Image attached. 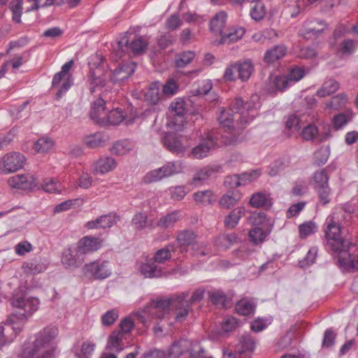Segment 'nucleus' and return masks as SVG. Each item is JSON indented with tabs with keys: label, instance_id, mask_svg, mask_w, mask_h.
<instances>
[{
	"label": "nucleus",
	"instance_id": "nucleus-1",
	"mask_svg": "<svg viewBox=\"0 0 358 358\" xmlns=\"http://www.w3.org/2000/svg\"><path fill=\"white\" fill-rule=\"evenodd\" d=\"M57 333V329L54 327L43 329L34 339L30 338L23 344L22 356L27 358H53L55 348L52 341Z\"/></svg>",
	"mask_w": 358,
	"mask_h": 358
},
{
	"label": "nucleus",
	"instance_id": "nucleus-2",
	"mask_svg": "<svg viewBox=\"0 0 358 358\" xmlns=\"http://www.w3.org/2000/svg\"><path fill=\"white\" fill-rule=\"evenodd\" d=\"M11 305L17 310L11 314L9 322L13 325L10 329L15 332L14 337L21 331L22 323L38 308L39 301L37 298L14 296L10 300Z\"/></svg>",
	"mask_w": 358,
	"mask_h": 358
},
{
	"label": "nucleus",
	"instance_id": "nucleus-3",
	"mask_svg": "<svg viewBox=\"0 0 358 358\" xmlns=\"http://www.w3.org/2000/svg\"><path fill=\"white\" fill-rule=\"evenodd\" d=\"M324 231L328 248L334 252H345L350 243L341 236V226L337 213L328 216L324 224Z\"/></svg>",
	"mask_w": 358,
	"mask_h": 358
},
{
	"label": "nucleus",
	"instance_id": "nucleus-4",
	"mask_svg": "<svg viewBox=\"0 0 358 358\" xmlns=\"http://www.w3.org/2000/svg\"><path fill=\"white\" fill-rule=\"evenodd\" d=\"M175 297L170 299H161L159 300H152L147 306L142 313H137L138 320L143 324H147L148 319L162 318L164 317L165 311L172 307Z\"/></svg>",
	"mask_w": 358,
	"mask_h": 358
},
{
	"label": "nucleus",
	"instance_id": "nucleus-5",
	"mask_svg": "<svg viewBox=\"0 0 358 358\" xmlns=\"http://www.w3.org/2000/svg\"><path fill=\"white\" fill-rule=\"evenodd\" d=\"M83 272L85 276L96 280L107 278L111 274L107 261H95L86 264L83 267Z\"/></svg>",
	"mask_w": 358,
	"mask_h": 358
},
{
	"label": "nucleus",
	"instance_id": "nucleus-6",
	"mask_svg": "<svg viewBox=\"0 0 358 358\" xmlns=\"http://www.w3.org/2000/svg\"><path fill=\"white\" fill-rule=\"evenodd\" d=\"M26 161L24 156L20 152H10L0 160V172L8 174L22 169Z\"/></svg>",
	"mask_w": 358,
	"mask_h": 358
},
{
	"label": "nucleus",
	"instance_id": "nucleus-7",
	"mask_svg": "<svg viewBox=\"0 0 358 358\" xmlns=\"http://www.w3.org/2000/svg\"><path fill=\"white\" fill-rule=\"evenodd\" d=\"M230 110L240 119V124L242 127L245 124L252 120L255 115H249L250 111L252 112L253 106L251 103H244L241 98H236L230 105Z\"/></svg>",
	"mask_w": 358,
	"mask_h": 358
},
{
	"label": "nucleus",
	"instance_id": "nucleus-8",
	"mask_svg": "<svg viewBox=\"0 0 358 358\" xmlns=\"http://www.w3.org/2000/svg\"><path fill=\"white\" fill-rule=\"evenodd\" d=\"M202 351L203 349L197 343L193 345L192 342L189 340L180 339L171 345L169 354L176 358L180 357L183 353L189 352V356L192 358L196 357L197 352Z\"/></svg>",
	"mask_w": 358,
	"mask_h": 358
},
{
	"label": "nucleus",
	"instance_id": "nucleus-9",
	"mask_svg": "<svg viewBox=\"0 0 358 358\" xmlns=\"http://www.w3.org/2000/svg\"><path fill=\"white\" fill-rule=\"evenodd\" d=\"M183 136L176 133H164L162 137V143L164 148L173 154H183L187 148L184 145Z\"/></svg>",
	"mask_w": 358,
	"mask_h": 358
},
{
	"label": "nucleus",
	"instance_id": "nucleus-10",
	"mask_svg": "<svg viewBox=\"0 0 358 358\" xmlns=\"http://www.w3.org/2000/svg\"><path fill=\"white\" fill-rule=\"evenodd\" d=\"M219 135L217 132L211 131L206 134V138L192 150V155L196 159L207 156L210 150L217 143Z\"/></svg>",
	"mask_w": 358,
	"mask_h": 358
},
{
	"label": "nucleus",
	"instance_id": "nucleus-11",
	"mask_svg": "<svg viewBox=\"0 0 358 358\" xmlns=\"http://www.w3.org/2000/svg\"><path fill=\"white\" fill-rule=\"evenodd\" d=\"M83 262L84 255L80 251L78 246L64 250L62 257V262L66 268H76L80 266Z\"/></svg>",
	"mask_w": 358,
	"mask_h": 358
},
{
	"label": "nucleus",
	"instance_id": "nucleus-12",
	"mask_svg": "<svg viewBox=\"0 0 358 358\" xmlns=\"http://www.w3.org/2000/svg\"><path fill=\"white\" fill-rule=\"evenodd\" d=\"M169 109L173 115L177 116L174 118L173 124L174 129L181 131L184 127V115L186 113L185 102L182 99L178 98L172 101L169 106Z\"/></svg>",
	"mask_w": 358,
	"mask_h": 358
},
{
	"label": "nucleus",
	"instance_id": "nucleus-13",
	"mask_svg": "<svg viewBox=\"0 0 358 358\" xmlns=\"http://www.w3.org/2000/svg\"><path fill=\"white\" fill-rule=\"evenodd\" d=\"M187 297V293H182L175 297L172 307L175 308L176 320L178 322L184 321L189 314L191 304Z\"/></svg>",
	"mask_w": 358,
	"mask_h": 358
},
{
	"label": "nucleus",
	"instance_id": "nucleus-14",
	"mask_svg": "<svg viewBox=\"0 0 358 358\" xmlns=\"http://www.w3.org/2000/svg\"><path fill=\"white\" fill-rule=\"evenodd\" d=\"M8 185L20 189H31L36 186V180L30 174H19L12 176L8 180Z\"/></svg>",
	"mask_w": 358,
	"mask_h": 358
},
{
	"label": "nucleus",
	"instance_id": "nucleus-15",
	"mask_svg": "<svg viewBox=\"0 0 358 358\" xmlns=\"http://www.w3.org/2000/svg\"><path fill=\"white\" fill-rule=\"evenodd\" d=\"M118 46L120 48L126 47L132 51L134 54L141 55L148 48V42L142 37H138L129 43V36L126 34L120 41H118Z\"/></svg>",
	"mask_w": 358,
	"mask_h": 358
},
{
	"label": "nucleus",
	"instance_id": "nucleus-16",
	"mask_svg": "<svg viewBox=\"0 0 358 358\" xmlns=\"http://www.w3.org/2000/svg\"><path fill=\"white\" fill-rule=\"evenodd\" d=\"M134 63L120 64L115 68L110 76V79L113 83L122 82L129 78L135 71Z\"/></svg>",
	"mask_w": 358,
	"mask_h": 358
},
{
	"label": "nucleus",
	"instance_id": "nucleus-17",
	"mask_svg": "<svg viewBox=\"0 0 358 358\" xmlns=\"http://www.w3.org/2000/svg\"><path fill=\"white\" fill-rule=\"evenodd\" d=\"M77 246L84 255L100 249L102 246V240L99 238L87 236L78 241Z\"/></svg>",
	"mask_w": 358,
	"mask_h": 358
},
{
	"label": "nucleus",
	"instance_id": "nucleus-18",
	"mask_svg": "<svg viewBox=\"0 0 358 358\" xmlns=\"http://www.w3.org/2000/svg\"><path fill=\"white\" fill-rule=\"evenodd\" d=\"M328 27L327 23L323 20H314L306 22L303 30V34L306 38L310 36L315 37L323 33Z\"/></svg>",
	"mask_w": 358,
	"mask_h": 358
},
{
	"label": "nucleus",
	"instance_id": "nucleus-19",
	"mask_svg": "<svg viewBox=\"0 0 358 358\" xmlns=\"http://www.w3.org/2000/svg\"><path fill=\"white\" fill-rule=\"evenodd\" d=\"M259 176H260V171L258 170H255L250 173H243L241 175V177H239L237 175L229 176L225 178L224 184L227 187L236 188V187L241 185V180L252 181L254 179L259 177Z\"/></svg>",
	"mask_w": 358,
	"mask_h": 358
},
{
	"label": "nucleus",
	"instance_id": "nucleus-20",
	"mask_svg": "<svg viewBox=\"0 0 358 358\" xmlns=\"http://www.w3.org/2000/svg\"><path fill=\"white\" fill-rule=\"evenodd\" d=\"M105 104L106 101L103 98L100 97L93 102L90 112V118L100 125H101L102 120H104L107 114Z\"/></svg>",
	"mask_w": 358,
	"mask_h": 358
},
{
	"label": "nucleus",
	"instance_id": "nucleus-21",
	"mask_svg": "<svg viewBox=\"0 0 358 358\" xmlns=\"http://www.w3.org/2000/svg\"><path fill=\"white\" fill-rule=\"evenodd\" d=\"M227 15L224 11H220L210 21V30L215 35H222L225 31L226 21Z\"/></svg>",
	"mask_w": 358,
	"mask_h": 358
},
{
	"label": "nucleus",
	"instance_id": "nucleus-22",
	"mask_svg": "<svg viewBox=\"0 0 358 358\" xmlns=\"http://www.w3.org/2000/svg\"><path fill=\"white\" fill-rule=\"evenodd\" d=\"M234 66L238 72V78L242 82L248 81L254 71V65L250 59L236 62Z\"/></svg>",
	"mask_w": 358,
	"mask_h": 358
},
{
	"label": "nucleus",
	"instance_id": "nucleus-23",
	"mask_svg": "<svg viewBox=\"0 0 358 358\" xmlns=\"http://www.w3.org/2000/svg\"><path fill=\"white\" fill-rule=\"evenodd\" d=\"M245 34V29L243 27H231L226 29L220 39L214 41L215 44L221 45L225 43L237 41L241 39Z\"/></svg>",
	"mask_w": 358,
	"mask_h": 358
},
{
	"label": "nucleus",
	"instance_id": "nucleus-24",
	"mask_svg": "<svg viewBox=\"0 0 358 358\" xmlns=\"http://www.w3.org/2000/svg\"><path fill=\"white\" fill-rule=\"evenodd\" d=\"M141 274L145 278H161L164 275V271L161 266H158L154 262L142 263L138 268Z\"/></svg>",
	"mask_w": 358,
	"mask_h": 358
},
{
	"label": "nucleus",
	"instance_id": "nucleus-25",
	"mask_svg": "<svg viewBox=\"0 0 358 358\" xmlns=\"http://www.w3.org/2000/svg\"><path fill=\"white\" fill-rule=\"evenodd\" d=\"M196 234L190 230L180 231L177 236V241L180 246L192 245L194 250H198L201 245L196 241Z\"/></svg>",
	"mask_w": 358,
	"mask_h": 358
},
{
	"label": "nucleus",
	"instance_id": "nucleus-26",
	"mask_svg": "<svg viewBox=\"0 0 358 358\" xmlns=\"http://www.w3.org/2000/svg\"><path fill=\"white\" fill-rule=\"evenodd\" d=\"M22 268L25 273L35 275L44 271L46 269V265L42 261L41 258L36 257L24 262Z\"/></svg>",
	"mask_w": 358,
	"mask_h": 358
},
{
	"label": "nucleus",
	"instance_id": "nucleus-27",
	"mask_svg": "<svg viewBox=\"0 0 358 358\" xmlns=\"http://www.w3.org/2000/svg\"><path fill=\"white\" fill-rule=\"evenodd\" d=\"M249 204L252 208H269L272 206L270 194L266 192H255L251 196Z\"/></svg>",
	"mask_w": 358,
	"mask_h": 358
},
{
	"label": "nucleus",
	"instance_id": "nucleus-28",
	"mask_svg": "<svg viewBox=\"0 0 358 358\" xmlns=\"http://www.w3.org/2000/svg\"><path fill=\"white\" fill-rule=\"evenodd\" d=\"M245 214V208L243 206H238L233 209L224 218V226L229 229L235 228L239 220Z\"/></svg>",
	"mask_w": 358,
	"mask_h": 358
},
{
	"label": "nucleus",
	"instance_id": "nucleus-29",
	"mask_svg": "<svg viewBox=\"0 0 358 358\" xmlns=\"http://www.w3.org/2000/svg\"><path fill=\"white\" fill-rule=\"evenodd\" d=\"M291 85L286 76H276L270 78L268 91L271 94L282 92Z\"/></svg>",
	"mask_w": 358,
	"mask_h": 358
},
{
	"label": "nucleus",
	"instance_id": "nucleus-30",
	"mask_svg": "<svg viewBox=\"0 0 358 358\" xmlns=\"http://www.w3.org/2000/svg\"><path fill=\"white\" fill-rule=\"evenodd\" d=\"M124 336L122 333L116 330L112 331L107 339L106 349L117 352H122L124 349L122 342Z\"/></svg>",
	"mask_w": 358,
	"mask_h": 358
},
{
	"label": "nucleus",
	"instance_id": "nucleus-31",
	"mask_svg": "<svg viewBox=\"0 0 358 358\" xmlns=\"http://www.w3.org/2000/svg\"><path fill=\"white\" fill-rule=\"evenodd\" d=\"M117 166L115 159L111 157L104 156L100 157L95 164L94 171L101 174L113 171Z\"/></svg>",
	"mask_w": 358,
	"mask_h": 358
},
{
	"label": "nucleus",
	"instance_id": "nucleus-32",
	"mask_svg": "<svg viewBox=\"0 0 358 358\" xmlns=\"http://www.w3.org/2000/svg\"><path fill=\"white\" fill-rule=\"evenodd\" d=\"M241 199V194L238 191H228L223 194L219 200L221 208L229 209L235 206Z\"/></svg>",
	"mask_w": 358,
	"mask_h": 358
},
{
	"label": "nucleus",
	"instance_id": "nucleus-33",
	"mask_svg": "<svg viewBox=\"0 0 358 358\" xmlns=\"http://www.w3.org/2000/svg\"><path fill=\"white\" fill-rule=\"evenodd\" d=\"M115 223V216L108 214L101 215L95 220L88 222L86 226L88 229H106L111 227Z\"/></svg>",
	"mask_w": 358,
	"mask_h": 358
},
{
	"label": "nucleus",
	"instance_id": "nucleus-34",
	"mask_svg": "<svg viewBox=\"0 0 358 358\" xmlns=\"http://www.w3.org/2000/svg\"><path fill=\"white\" fill-rule=\"evenodd\" d=\"M193 199L196 203L200 206L212 205L216 201V196L210 189L199 191L194 193Z\"/></svg>",
	"mask_w": 358,
	"mask_h": 358
},
{
	"label": "nucleus",
	"instance_id": "nucleus-35",
	"mask_svg": "<svg viewBox=\"0 0 358 358\" xmlns=\"http://www.w3.org/2000/svg\"><path fill=\"white\" fill-rule=\"evenodd\" d=\"M286 53L287 48L285 45H275L265 52L264 60L266 63H273L284 57Z\"/></svg>",
	"mask_w": 358,
	"mask_h": 358
},
{
	"label": "nucleus",
	"instance_id": "nucleus-36",
	"mask_svg": "<svg viewBox=\"0 0 358 358\" xmlns=\"http://www.w3.org/2000/svg\"><path fill=\"white\" fill-rule=\"evenodd\" d=\"M159 89V82L152 83L145 92V101L150 105H156L160 99Z\"/></svg>",
	"mask_w": 358,
	"mask_h": 358
},
{
	"label": "nucleus",
	"instance_id": "nucleus-37",
	"mask_svg": "<svg viewBox=\"0 0 358 358\" xmlns=\"http://www.w3.org/2000/svg\"><path fill=\"white\" fill-rule=\"evenodd\" d=\"M181 217L180 212L178 210L173 211L161 217L157 222V227L162 229L173 227L175 224Z\"/></svg>",
	"mask_w": 358,
	"mask_h": 358
},
{
	"label": "nucleus",
	"instance_id": "nucleus-38",
	"mask_svg": "<svg viewBox=\"0 0 358 358\" xmlns=\"http://www.w3.org/2000/svg\"><path fill=\"white\" fill-rule=\"evenodd\" d=\"M346 252L340 253L341 255L338 257L339 264L352 271H358V255L352 256Z\"/></svg>",
	"mask_w": 358,
	"mask_h": 358
},
{
	"label": "nucleus",
	"instance_id": "nucleus-39",
	"mask_svg": "<svg viewBox=\"0 0 358 358\" xmlns=\"http://www.w3.org/2000/svg\"><path fill=\"white\" fill-rule=\"evenodd\" d=\"M125 117L118 108L110 110L102 120V126L117 125L121 123Z\"/></svg>",
	"mask_w": 358,
	"mask_h": 358
},
{
	"label": "nucleus",
	"instance_id": "nucleus-40",
	"mask_svg": "<svg viewBox=\"0 0 358 358\" xmlns=\"http://www.w3.org/2000/svg\"><path fill=\"white\" fill-rule=\"evenodd\" d=\"M339 88V83L334 79H328L324 81L322 87L317 90V95L320 97L327 96Z\"/></svg>",
	"mask_w": 358,
	"mask_h": 358
},
{
	"label": "nucleus",
	"instance_id": "nucleus-41",
	"mask_svg": "<svg viewBox=\"0 0 358 358\" xmlns=\"http://www.w3.org/2000/svg\"><path fill=\"white\" fill-rule=\"evenodd\" d=\"M134 143L128 140H123L116 142L110 149L113 154L124 155L134 149Z\"/></svg>",
	"mask_w": 358,
	"mask_h": 358
},
{
	"label": "nucleus",
	"instance_id": "nucleus-42",
	"mask_svg": "<svg viewBox=\"0 0 358 358\" xmlns=\"http://www.w3.org/2000/svg\"><path fill=\"white\" fill-rule=\"evenodd\" d=\"M329 155V148L322 146L314 153L313 164L318 166L324 165L327 162Z\"/></svg>",
	"mask_w": 358,
	"mask_h": 358
},
{
	"label": "nucleus",
	"instance_id": "nucleus-43",
	"mask_svg": "<svg viewBox=\"0 0 358 358\" xmlns=\"http://www.w3.org/2000/svg\"><path fill=\"white\" fill-rule=\"evenodd\" d=\"M238 345L240 347L238 355H242L245 351L252 352L255 347V343L250 335L245 334L240 338Z\"/></svg>",
	"mask_w": 358,
	"mask_h": 358
},
{
	"label": "nucleus",
	"instance_id": "nucleus-44",
	"mask_svg": "<svg viewBox=\"0 0 358 358\" xmlns=\"http://www.w3.org/2000/svg\"><path fill=\"white\" fill-rule=\"evenodd\" d=\"M159 169L164 179L180 172L181 166L178 162H169L163 166L159 168Z\"/></svg>",
	"mask_w": 358,
	"mask_h": 358
},
{
	"label": "nucleus",
	"instance_id": "nucleus-45",
	"mask_svg": "<svg viewBox=\"0 0 358 358\" xmlns=\"http://www.w3.org/2000/svg\"><path fill=\"white\" fill-rule=\"evenodd\" d=\"M235 120L240 121V119L234 113L231 114L229 110H225L220 111L218 120L222 127L230 129L233 127V122Z\"/></svg>",
	"mask_w": 358,
	"mask_h": 358
},
{
	"label": "nucleus",
	"instance_id": "nucleus-46",
	"mask_svg": "<svg viewBox=\"0 0 358 358\" xmlns=\"http://www.w3.org/2000/svg\"><path fill=\"white\" fill-rule=\"evenodd\" d=\"M84 143L89 148H98L104 143L103 136L99 132L88 135L85 136Z\"/></svg>",
	"mask_w": 358,
	"mask_h": 358
},
{
	"label": "nucleus",
	"instance_id": "nucleus-47",
	"mask_svg": "<svg viewBox=\"0 0 358 358\" xmlns=\"http://www.w3.org/2000/svg\"><path fill=\"white\" fill-rule=\"evenodd\" d=\"M236 310L239 315H249L254 313L255 306L250 301L242 299L236 303Z\"/></svg>",
	"mask_w": 358,
	"mask_h": 358
},
{
	"label": "nucleus",
	"instance_id": "nucleus-48",
	"mask_svg": "<svg viewBox=\"0 0 358 358\" xmlns=\"http://www.w3.org/2000/svg\"><path fill=\"white\" fill-rule=\"evenodd\" d=\"M195 57V53L192 51H185L176 59V65L179 68H184L189 64Z\"/></svg>",
	"mask_w": 358,
	"mask_h": 358
},
{
	"label": "nucleus",
	"instance_id": "nucleus-49",
	"mask_svg": "<svg viewBox=\"0 0 358 358\" xmlns=\"http://www.w3.org/2000/svg\"><path fill=\"white\" fill-rule=\"evenodd\" d=\"M346 103V95L343 93H341L336 96H333L331 99L328 103H327L326 108L338 110L340 108L344 106Z\"/></svg>",
	"mask_w": 358,
	"mask_h": 358
},
{
	"label": "nucleus",
	"instance_id": "nucleus-50",
	"mask_svg": "<svg viewBox=\"0 0 358 358\" xmlns=\"http://www.w3.org/2000/svg\"><path fill=\"white\" fill-rule=\"evenodd\" d=\"M22 0H12L10 3V9L13 13V20L16 23L21 22L22 14Z\"/></svg>",
	"mask_w": 358,
	"mask_h": 358
},
{
	"label": "nucleus",
	"instance_id": "nucleus-51",
	"mask_svg": "<svg viewBox=\"0 0 358 358\" xmlns=\"http://www.w3.org/2000/svg\"><path fill=\"white\" fill-rule=\"evenodd\" d=\"M213 87L212 83L210 80H203L197 83V86L193 89L192 92L194 96L206 95Z\"/></svg>",
	"mask_w": 358,
	"mask_h": 358
},
{
	"label": "nucleus",
	"instance_id": "nucleus-52",
	"mask_svg": "<svg viewBox=\"0 0 358 358\" xmlns=\"http://www.w3.org/2000/svg\"><path fill=\"white\" fill-rule=\"evenodd\" d=\"M266 236V231L260 227H255L249 232L250 239L255 245L264 242Z\"/></svg>",
	"mask_w": 358,
	"mask_h": 358
},
{
	"label": "nucleus",
	"instance_id": "nucleus-53",
	"mask_svg": "<svg viewBox=\"0 0 358 358\" xmlns=\"http://www.w3.org/2000/svg\"><path fill=\"white\" fill-rule=\"evenodd\" d=\"M54 145L52 139L48 138H39L34 145V149L36 152H46Z\"/></svg>",
	"mask_w": 358,
	"mask_h": 358
},
{
	"label": "nucleus",
	"instance_id": "nucleus-54",
	"mask_svg": "<svg viewBox=\"0 0 358 358\" xmlns=\"http://www.w3.org/2000/svg\"><path fill=\"white\" fill-rule=\"evenodd\" d=\"M328 181L329 176L325 169L320 170L314 173L313 184L315 189L320 186H324V185H329Z\"/></svg>",
	"mask_w": 358,
	"mask_h": 358
},
{
	"label": "nucleus",
	"instance_id": "nucleus-55",
	"mask_svg": "<svg viewBox=\"0 0 358 358\" xmlns=\"http://www.w3.org/2000/svg\"><path fill=\"white\" fill-rule=\"evenodd\" d=\"M105 85V80L96 71H91L90 72V90L94 93L96 87H103Z\"/></svg>",
	"mask_w": 358,
	"mask_h": 358
},
{
	"label": "nucleus",
	"instance_id": "nucleus-56",
	"mask_svg": "<svg viewBox=\"0 0 358 358\" xmlns=\"http://www.w3.org/2000/svg\"><path fill=\"white\" fill-rule=\"evenodd\" d=\"M219 244L224 248H228L231 245L237 243L239 238L234 233L223 234L218 238Z\"/></svg>",
	"mask_w": 358,
	"mask_h": 358
},
{
	"label": "nucleus",
	"instance_id": "nucleus-57",
	"mask_svg": "<svg viewBox=\"0 0 358 358\" xmlns=\"http://www.w3.org/2000/svg\"><path fill=\"white\" fill-rule=\"evenodd\" d=\"M266 13L265 6L260 1L255 2V5L250 10V16L255 21H259L264 17Z\"/></svg>",
	"mask_w": 358,
	"mask_h": 358
},
{
	"label": "nucleus",
	"instance_id": "nucleus-58",
	"mask_svg": "<svg viewBox=\"0 0 358 358\" xmlns=\"http://www.w3.org/2000/svg\"><path fill=\"white\" fill-rule=\"evenodd\" d=\"M118 317V310L116 309H111L102 315L101 323L106 327L111 326L117 320Z\"/></svg>",
	"mask_w": 358,
	"mask_h": 358
},
{
	"label": "nucleus",
	"instance_id": "nucleus-59",
	"mask_svg": "<svg viewBox=\"0 0 358 358\" xmlns=\"http://www.w3.org/2000/svg\"><path fill=\"white\" fill-rule=\"evenodd\" d=\"M208 295L213 304L221 308L225 306L227 296L222 291L211 292L208 293Z\"/></svg>",
	"mask_w": 358,
	"mask_h": 358
},
{
	"label": "nucleus",
	"instance_id": "nucleus-60",
	"mask_svg": "<svg viewBox=\"0 0 358 358\" xmlns=\"http://www.w3.org/2000/svg\"><path fill=\"white\" fill-rule=\"evenodd\" d=\"M60 187V183L53 178H45L43 180V188L47 192L59 193Z\"/></svg>",
	"mask_w": 358,
	"mask_h": 358
},
{
	"label": "nucleus",
	"instance_id": "nucleus-61",
	"mask_svg": "<svg viewBox=\"0 0 358 358\" xmlns=\"http://www.w3.org/2000/svg\"><path fill=\"white\" fill-rule=\"evenodd\" d=\"M317 252L318 249L317 247L310 248L304 259L299 261V264L300 267L305 268L314 263Z\"/></svg>",
	"mask_w": 358,
	"mask_h": 358
},
{
	"label": "nucleus",
	"instance_id": "nucleus-62",
	"mask_svg": "<svg viewBox=\"0 0 358 358\" xmlns=\"http://www.w3.org/2000/svg\"><path fill=\"white\" fill-rule=\"evenodd\" d=\"M304 76L305 71L303 69L296 66L290 69L289 73L286 76L292 85L293 83L302 79Z\"/></svg>",
	"mask_w": 358,
	"mask_h": 358
},
{
	"label": "nucleus",
	"instance_id": "nucleus-63",
	"mask_svg": "<svg viewBox=\"0 0 358 358\" xmlns=\"http://www.w3.org/2000/svg\"><path fill=\"white\" fill-rule=\"evenodd\" d=\"M171 258V255L170 252V249L168 247H166L164 248L160 249L157 250L154 257V262L159 263V264H163L166 260H169Z\"/></svg>",
	"mask_w": 358,
	"mask_h": 358
},
{
	"label": "nucleus",
	"instance_id": "nucleus-64",
	"mask_svg": "<svg viewBox=\"0 0 358 358\" xmlns=\"http://www.w3.org/2000/svg\"><path fill=\"white\" fill-rule=\"evenodd\" d=\"M352 114L340 113L336 115L333 119L334 127L337 129H341L352 120Z\"/></svg>",
	"mask_w": 358,
	"mask_h": 358
}]
</instances>
